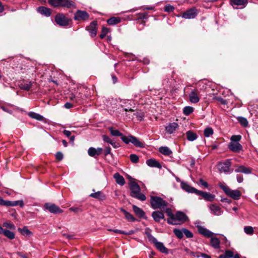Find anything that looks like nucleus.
<instances>
[{
    "mask_svg": "<svg viewBox=\"0 0 258 258\" xmlns=\"http://www.w3.org/2000/svg\"><path fill=\"white\" fill-rule=\"evenodd\" d=\"M233 256V252L229 250L225 251L224 254H221L219 256L218 258H232Z\"/></svg>",
    "mask_w": 258,
    "mask_h": 258,
    "instance_id": "obj_36",
    "label": "nucleus"
},
{
    "mask_svg": "<svg viewBox=\"0 0 258 258\" xmlns=\"http://www.w3.org/2000/svg\"><path fill=\"white\" fill-rule=\"evenodd\" d=\"M190 254L194 257H199L201 256V253L199 252L190 251Z\"/></svg>",
    "mask_w": 258,
    "mask_h": 258,
    "instance_id": "obj_58",
    "label": "nucleus"
},
{
    "mask_svg": "<svg viewBox=\"0 0 258 258\" xmlns=\"http://www.w3.org/2000/svg\"><path fill=\"white\" fill-rule=\"evenodd\" d=\"M32 85L31 82L24 80L20 82L19 86L21 89L28 91L31 88Z\"/></svg>",
    "mask_w": 258,
    "mask_h": 258,
    "instance_id": "obj_24",
    "label": "nucleus"
},
{
    "mask_svg": "<svg viewBox=\"0 0 258 258\" xmlns=\"http://www.w3.org/2000/svg\"><path fill=\"white\" fill-rule=\"evenodd\" d=\"M120 101L122 103V104L124 105H131V103L130 102V100H122V99H120Z\"/></svg>",
    "mask_w": 258,
    "mask_h": 258,
    "instance_id": "obj_61",
    "label": "nucleus"
},
{
    "mask_svg": "<svg viewBox=\"0 0 258 258\" xmlns=\"http://www.w3.org/2000/svg\"><path fill=\"white\" fill-rule=\"evenodd\" d=\"M120 211L124 214L126 219L130 222H134L136 220L135 218L128 212H127L125 210L121 208Z\"/></svg>",
    "mask_w": 258,
    "mask_h": 258,
    "instance_id": "obj_28",
    "label": "nucleus"
},
{
    "mask_svg": "<svg viewBox=\"0 0 258 258\" xmlns=\"http://www.w3.org/2000/svg\"><path fill=\"white\" fill-rule=\"evenodd\" d=\"M229 149L233 152L239 153L242 150V146L236 142H231L228 145Z\"/></svg>",
    "mask_w": 258,
    "mask_h": 258,
    "instance_id": "obj_15",
    "label": "nucleus"
},
{
    "mask_svg": "<svg viewBox=\"0 0 258 258\" xmlns=\"http://www.w3.org/2000/svg\"><path fill=\"white\" fill-rule=\"evenodd\" d=\"M231 162L230 159H227L218 164V168L221 172H228L231 166Z\"/></svg>",
    "mask_w": 258,
    "mask_h": 258,
    "instance_id": "obj_14",
    "label": "nucleus"
},
{
    "mask_svg": "<svg viewBox=\"0 0 258 258\" xmlns=\"http://www.w3.org/2000/svg\"><path fill=\"white\" fill-rule=\"evenodd\" d=\"M148 238L149 240L153 242L156 248L162 253H167L168 252V249L165 247L163 243L157 241V239L155 238L151 234H148Z\"/></svg>",
    "mask_w": 258,
    "mask_h": 258,
    "instance_id": "obj_7",
    "label": "nucleus"
},
{
    "mask_svg": "<svg viewBox=\"0 0 258 258\" xmlns=\"http://www.w3.org/2000/svg\"><path fill=\"white\" fill-rule=\"evenodd\" d=\"M181 187L182 189L188 192L195 193L197 194L198 191V189L190 186L185 182H182L181 183Z\"/></svg>",
    "mask_w": 258,
    "mask_h": 258,
    "instance_id": "obj_22",
    "label": "nucleus"
},
{
    "mask_svg": "<svg viewBox=\"0 0 258 258\" xmlns=\"http://www.w3.org/2000/svg\"><path fill=\"white\" fill-rule=\"evenodd\" d=\"M97 22L93 21L91 22L90 25L86 28V29L90 33L92 37H94L97 34Z\"/></svg>",
    "mask_w": 258,
    "mask_h": 258,
    "instance_id": "obj_16",
    "label": "nucleus"
},
{
    "mask_svg": "<svg viewBox=\"0 0 258 258\" xmlns=\"http://www.w3.org/2000/svg\"><path fill=\"white\" fill-rule=\"evenodd\" d=\"M195 224L196 226L197 227L199 232L202 235H204V236L207 237H210L214 235V233L213 232H212L208 229H206V228L200 225V221H196L195 223Z\"/></svg>",
    "mask_w": 258,
    "mask_h": 258,
    "instance_id": "obj_8",
    "label": "nucleus"
},
{
    "mask_svg": "<svg viewBox=\"0 0 258 258\" xmlns=\"http://www.w3.org/2000/svg\"><path fill=\"white\" fill-rule=\"evenodd\" d=\"M111 153V148L109 147H107L105 148L104 150V154L105 155H107Z\"/></svg>",
    "mask_w": 258,
    "mask_h": 258,
    "instance_id": "obj_60",
    "label": "nucleus"
},
{
    "mask_svg": "<svg viewBox=\"0 0 258 258\" xmlns=\"http://www.w3.org/2000/svg\"><path fill=\"white\" fill-rule=\"evenodd\" d=\"M159 151L166 156H170L172 154V151L167 147H161L159 149Z\"/></svg>",
    "mask_w": 258,
    "mask_h": 258,
    "instance_id": "obj_31",
    "label": "nucleus"
},
{
    "mask_svg": "<svg viewBox=\"0 0 258 258\" xmlns=\"http://www.w3.org/2000/svg\"><path fill=\"white\" fill-rule=\"evenodd\" d=\"M120 107L122 108H124V111H131V112H134L135 110L134 109L130 108L128 105H124L123 104H120Z\"/></svg>",
    "mask_w": 258,
    "mask_h": 258,
    "instance_id": "obj_55",
    "label": "nucleus"
},
{
    "mask_svg": "<svg viewBox=\"0 0 258 258\" xmlns=\"http://www.w3.org/2000/svg\"><path fill=\"white\" fill-rule=\"evenodd\" d=\"M237 120L243 126L246 127L247 126L248 121L246 118L243 117H237Z\"/></svg>",
    "mask_w": 258,
    "mask_h": 258,
    "instance_id": "obj_42",
    "label": "nucleus"
},
{
    "mask_svg": "<svg viewBox=\"0 0 258 258\" xmlns=\"http://www.w3.org/2000/svg\"><path fill=\"white\" fill-rule=\"evenodd\" d=\"M44 207L51 213L57 214L62 212V210L53 204L46 203L45 204Z\"/></svg>",
    "mask_w": 258,
    "mask_h": 258,
    "instance_id": "obj_13",
    "label": "nucleus"
},
{
    "mask_svg": "<svg viewBox=\"0 0 258 258\" xmlns=\"http://www.w3.org/2000/svg\"><path fill=\"white\" fill-rule=\"evenodd\" d=\"M28 115L32 118L35 119L37 120L41 121L44 119V117L41 115L34 112H30L28 113Z\"/></svg>",
    "mask_w": 258,
    "mask_h": 258,
    "instance_id": "obj_33",
    "label": "nucleus"
},
{
    "mask_svg": "<svg viewBox=\"0 0 258 258\" xmlns=\"http://www.w3.org/2000/svg\"><path fill=\"white\" fill-rule=\"evenodd\" d=\"M251 171L250 168L246 167L243 165H237L235 170V171L237 173H243L246 174H250Z\"/></svg>",
    "mask_w": 258,
    "mask_h": 258,
    "instance_id": "obj_19",
    "label": "nucleus"
},
{
    "mask_svg": "<svg viewBox=\"0 0 258 258\" xmlns=\"http://www.w3.org/2000/svg\"><path fill=\"white\" fill-rule=\"evenodd\" d=\"M194 111V108L190 106H186L183 108V112L186 115L191 114Z\"/></svg>",
    "mask_w": 258,
    "mask_h": 258,
    "instance_id": "obj_40",
    "label": "nucleus"
},
{
    "mask_svg": "<svg viewBox=\"0 0 258 258\" xmlns=\"http://www.w3.org/2000/svg\"><path fill=\"white\" fill-rule=\"evenodd\" d=\"M88 153L91 157H95V155H97L96 149L93 147H90L89 148Z\"/></svg>",
    "mask_w": 258,
    "mask_h": 258,
    "instance_id": "obj_46",
    "label": "nucleus"
},
{
    "mask_svg": "<svg viewBox=\"0 0 258 258\" xmlns=\"http://www.w3.org/2000/svg\"><path fill=\"white\" fill-rule=\"evenodd\" d=\"M188 218L183 212H177L173 216L172 220H167L168 223L172 225H180L187 221Z\"/></svg>",
    "mask_w": 258,
    "mask_h": 258,
    "instance_id": "obj_5",
    "label": "nucleus"
},
{
    "mask_svg": "<svg viewBox=\"0 0 258 258\" xmlns=\"http://www.w3.org/2000/svg\"><path fill=\"white\" fill-rule=\"evenodd\" d=\"M89 15L84 11L78 10L75 14L74 19L77 21H86L89 19Z\"/></svg>",
    "mask_w": 258,
    "mask_h": 258,
    "instance_id": "obj_10",
    "label": "nucleus"
},
{
    "mask_svg": "<svg viewBox=\"0 0 258 258\" xmlns=\"http://www.w3.org/2000/svg\"><path fill=\"white\" fill-rule=\"evenodd\" d=\"M241 139L240 135H233L231 137V142H238Z\"/></svg>",
    "mask_w": 258,
    "mask_h": 258,
    "instance_id": "obj_51",
    "label": "nucleus"
},
{
    "mask_svg": "<svg viewBox=\"0 0 258 258\" xmlns=\"http://www.w3.org/2000/svg\"><path fill=\"white\" fill-rule=\"evenodd\" d=\"M120 21V18L113 17L107 20V22L109 25H113L119 23Z\"/></svg>",
    "mask_w": 258,
    "mask_h": 258,
    "instance_id": "obj_35",
    "label": "nucleus"
},
{
    "mask_svg": "<svg viewBox=\"0 0 258 258\" xmlns=\"http://www.w3.org/2000/svg\"><path fill=\"white\" fill-rule=\"evenodd\" d=\"M3 234L10 239H13L15 237V234L14 232L7 229H5Z\"/></svg>",
    "mask_w": 258,
    "mask_h": 258,
    "instance_id": "obj_37",
    "label": "nucleus"
},
{
    "mask_svg": "<svg viewBox=\"0 0 258 258\" xmlns=\"http://www.w3.org/2000/svg\"><path fill=\"white\" fill-rule=\"evenodd\" d=\"M64 135L67 137H69L71 135V132L69 131L64 130L63 132Z\"/></svg>",
    "mask_w": 258,
    "mask_h": 258,
    "instance_id": "obj_64",
    "label": "nucleus"
},
{
    "mask_svg": "<svg viewBox=\"0 0 258 258\" xmlns=\"http://www.w3.org/2000/svg\"><path fill=\"white\" fill-rule=\"evenodd\" d=\"M178 127V125L177 123H171L165 127V131L167 133L171 134L175 131Z\"/></svg>",
    "mask_w": 258,
    "mask_h": 258,
    "instance_id": "obj_21",
    "label": "nucleus"
},
{
    "mask_svg": "<svg viewBox=\"0 0 258 258\" xmlns=\"http://www.w3.org/2000/svg\"><path fill=\"white\" fill-rule=\"evenodd\" d=\"M183 233L184 234V235L186 236L187 238H191L193 237L192 233L188 229L185 228L182 229Z\"/></svg>",
    "mask_w": 258,
    "mask_h": 258,
    "instance_id": "obj_48",
    "label": "nucleus"
},
{
    "mask_svg": "<svg viewBox=\"0 0 258 258\" xmlns=\"http://www.w3.org/2000/svg\"><path fill=\"white\" fill-rule=\"evenodd\" d=\"M19 230L23 235H30L32 232L28 229L27 227H24L22 229L19 228Z\"/></svg>",
    "mask_w": 258,
    "mask_h": 258,
    "instance_id": "obj_41",
    "label": "nucleus"
},
{
    "mask_svg": "<svg viewBox=\"0 0 258 258\" xmlns=\"http://www.w3.org/2000/svg\"><path fill=\"white\" fill-rule=\"evenodd\" d=\"M146 164L150 167H157L158 168H161L162 166L160 163L153 159H150L146 161Z\"/></svg>",
    "mask_w": 258,
    "mask_h": 258,
    "instance_id": "obj_23",
    "label": "nucleus"
},
{
    "mask_svg": "<svg viewBox=\"0 0 258 258\" xmlns=\"http://www.w3.org/2000/svg\"><path fill=\"white\" fill-rule=\"evenodd\" d=\"M199 183L201 185H202L203 186H204V187H208V183L203 180V179H201L200 180H199Z\"/></svg>",
    "mask_w": 258,
    "mask_h": 258,
    "instance_id": "obj_59",
    "label": "nucleus"
},
{
    "mask_svg": "<svg viewBox=\"0 0 258 258\" xmlns=\"http://www.w3.org/2000/svg\"><path fill=\"white\" fill-rule=\"evenodd\" d=\"M186 138L189 141H194L198 138L197 135L191 131H188L186 133Z\"/></svg>",
    "mask_w": 258,
    "mask_h": 258,
    "instance_id": "obj_29",
    "label": "nucleus"
},
{
    "mask_svg": "<svg viewBox=\"0 0 258 258\" xmlns=\"http://www.w3.org/2000/svg\"><path fill=\"white\" fill-rule=\"evenodd\" d=\"M133 209L137 216L141 218H143L144 217L145 213L144 212V211L141 208H139L137 206L133 205Z\"/></svg>",
    "mask_w": 258,
    "mask_h": 258,
    "instance_id": "obj_26",
    "label": "nucleus"
},
{
    "mask_svg": "<svg viewBox=\"0 0 258 258\" xmlns=\"http://www.w3.org/2000/svg\"><path fill=\"white\" fill-rule=\"evenodd\" d=\"M151 206L153 209H164L168 205L167 202L160 197L151 196Z\"/></svg>",
    "mask_w": 258,
    "mask_h": 258,
    "instance_id": "obj_4",
    "label": "nucleus"
},
{
    "mask_svg": "<svg viewBox=\"0 0 258 258\" xmlns=\"http://www.w3.org/2000/svg\"><path fill=\"white\" fill-rule=\"evenodd\" d=\"M210 243L211 245L215 248H218L220 246V240L216 237H214L213 236L210 237Z\"/></svg>",
    "mask_w": 258,
    "mask_h": 258,
    "instance_id": "obj_32",
    "label": "nucleus"
},
{
    "mask_svg": "<svg viewBox=\"0 0 258 258\" xmlns=\"http://www.w3.org/2000/svg\"><path fill=\"white\" fill-rule=\"evenodd\" d=\"M12 206H16L17 205H19L21 207H23L24 206V203L22 200L21 201H16L12 202V204H11Z\"/></svg>",
    "mask_w": 258,
    "mask_h": 258,
    "instance_id": "obj_52",
    "label": "nucleus"
},
{
    "mask_svg": "<svg viewBox=\"0 0 258 258\" xmlns=\"http://www.w3.org/2000/svg\"><path fill=\"white\" fill-rule=\"evenodd\" d=\"M109 29L105 27H103L101 31V33L100 35V37L101 39L104 38V37L106 35V34L108 33Z\"/></svg>",
    "mask_w": 258,
    "mask_h": 258,
    "instance_id": "obj_47",
    "label": "nucleus"
},
{
    "mask_svg": "<svg viewBox=\"0 0 258 258\" xmlns=\"http://www.w3.org/2000/svg\"><path fill=\"white\" fill-rule=\"evenodd\" d=\"M173 232L174 234L176 235L177 237H178L179 239H181L183 237V231L182 229L180 230L178 229H174L173 230Z\"/></svg>",
    "mask_w": 258,
    "mask_h": 258,
    "instance_id": "obj_43",
    "label": "nucleus"
},
{
    "mask_svg": "<svg viewBox=\"0 0 258 258\" xmlns=\"http://www.w3.org/2000/svg\"><path fill=\"white\" fill-rule=\"evenodd\" d=\"M211 213L215 215L219 216L223 213L221 208L216 204H212L209 206Z\"/></svg>",
    "mask_w": 258,
    "mask_h": 258,
    "instance_id": "obj_17",
    "label": "nucleus"
},
{
    "mask_svg": "<svg viewBox=\"0 0 258 258\" xmlns=\"http://www.w3.org/2000/svg\"><path fill=\"white\" fill-rule=\"evenodd\" d=\"M174 10V8L173 6L170 5H167L164 7V11L167 12H171L173 11Z\"/></svg>",
    "mask_w": 258,
    "mask_h": 258,
    "instance_id": "obj_53",
    "label": "nucleus"
},
{
    "mask_svg": "<svg viewBox=\"0 0 258 258\" xmlns=\"http://www.w3.org/2000/svg\"><path fill=\"white\" fill-rule=\"evenodd\" d=\"M55 157L58 161H61L63 158V155L61 152H58L56 153Z\"/></svg>",
    "mask_w": 258,
    "mask_h": 258,
    "instance_id": "obj_56",
    "label": "nucleus"
},
{
    "mask_svg": "<svg viewBox=\"0 0 258 258\" xmlns=\"http://www.w3.org/2000/svg\"><path fill=\"white\" fill-rule=\"evenodd\" d=\"M37 11L41 14L46 17H49L51 15V11L49 8L44 7H40L37 8Z\"/></svg>",
    "mask_w": 258,
    "mask_h": 258,
    "instance_id": "obj_25",
    "label": "nucleus"
},
{
    "mask_svg": "<svg viewBox=\"0 0 258 258\" xmlns=\"http://www.w3.org/2000/svg\"><path fill=\"white\" fill-rule=\"evenodd\" d=\"M243 176H241V175H238L237 176V181L239 182V183H241L243 181Z\"/></svg>",
    "mask_w": 258,
    "mask_h": 258,
    "instance_id": "obj_62",
    "label": "nucleus"
},
{
    "mask_svg": "<svg viewBox=\"0 0 258 258\" xmlns=\"http://www.w3.org/2000/svg\"><path fill=\"white\" fill-rule=\"evenodd\" d=\"M232 6H244L247 3V0H230Z\"/></svg>",
    "mask_w": 258,
    "mask_h": 258,
    "instance_id": "obj_34",
    "label": "nucleus"
},
{
    "mask_svg": "<svg viewBox=\"0 0 258 258\" xmlns=\"http://www.w3.org/2000/svg\"><path fill=\"white\" fill-rule=\"evenodd\" d=\"M214 133L213 130L211 127H207L204 131V135L205 137H209Z\"/></svg>",
    "mask_w": 258,
    "mask_h": 258,
    "instance_id": "obj_39",
    "label": "nucleus"
},
{
    "mask_svg": "<svg viewBox=\"0 0 258 258\" xmlns=\"http://www.w3.org/2000/svg\"><path fill=\"white\" fill-rule=\"evenodd\" d=\"M197 10L193 8L183 13L182 17L186 19H194L197 16Z\"/></svg>",
    "mask_w": 258,
    "mask_h": 258,
    "instance_id": "obj_12",
    "label": "nucleus"
},
{
    "mask_svg": "<svg viewBox=\"0 0 258 258\" xmlns=\"http://www.w3.org/2000/svg\"><path fill=\"white\" fill-rule=\"evenodd\" d=\"M152 216L154 221L157 222H160L161 219H163L164 218L163 213L159 211L153 212L152 214Z\"/></svg>",
    "mask_w": 258,
    "mask_h": 258,
    "instance_id": "obj_20",
    "label": "nucleus"
},
{
    "mask_svg": "<svg viewBox=\"0 0 258 258\" xmlns=\"http://www.w3.org/2000/svg\"><path fill=\"white\" fill-rule=\"evenodd\" d=\"M50 5L53 7H64L71 8L76 7V3L73 0H48Z\"/></svg>",
    "mask_w": 258,
    "mask_h": 258,
    "instance_id": "obj_3",
    "label": "nucleus"
},
{
    "mask_svg": "<svg viewBox=\"0 0 258 258\" xmlns=\"http://www.w3.org/2000/svg\"><path fill=\"white\" fill-rule=\"evenodd\" d=\"M199 93L198 89H192L188 95L189 101L192 103H198L200 100Z\"/></svg>",
    "mask_w": 258,
    "mask_h": 258,
    "instance_id": "obj_11",
    "label": "nucleus"
},
{
    "mask_svg": "<svg viewBox=\"0 0 258 258\" xmlns=\"http://www.w3.org/2000/svg\"><path fill=\"white\" fill-rule=\"evenodd\" d=\"M220 186L224 191L225 194L231 198L236 200L240 199L241 194L238 190H232L222 184L220 185Z\"/></svg>",
    "mask_w": 258,
    "mask_h": 258,
    "instance_id": "obj_6",
    "label": "nucleus"
},
{
    "mask_svg": "<svg viewBox=\"0 0 258 258\" xmlns=\"http://www.w3.org/2000/svg\"><path fill=\"white\" fill-rule=\"evenodd\" d=\"M108 231H113L116 233H119V234H125V235H131L133 233V232L132 231H130L129 232H125L124 231H122V230H118V229H108Z\"/></svg>",
    "mask_w": 258,
    "mask_h": 258,
    "instance_id": "obj_38",
    "label": "nucleus"
},
{
    "mask_svg": "<svg viewBox=\"0 0 258 258\" xmlns=\"http://www.w3.org/2000/svg\"><path fill=\"white\" fill-rule=\"evenodd\" d=\"M165 212L169 217L167 220H172L174 214L172 213L171 210L170 208H166Z\"/></svg>",
    "mask_w": 258,
    "mask_h": 258,
    "instance_id": "obj_49",
    "label": "nucleus"
},
{
    "mask_svg": "<svg viewBox=\"0 0 258 258\" xmlns=\"http://www.w3.org/2000/svg\"><path fill=\"white\" fill-rule=\"evenodd\" d=\"M90 197L100 200H104L105 198V195L100 191L94 193H92L90 195Z\"/></svg>",
    "mask_w": 258,
    "mask_h": 258,
    "instance_id": "obj_30",
    "label": "nucleus"
},
{
    "mask_svg": "<svg viewBox=\"0 0 258 258\" xmlns=\"http://www.w3.org/2000/svg\"><path fill=\"white\" fill-rule=\"evenodd\" d=\"M197 195L201 196L205 200L208 201H213L215 198V196L212 195L211 194L207 192H204L199 190H198Z\"/></svg>",
    "mask_w": 258,
    "mask_h": 258,
    "instance_id": "obj_18",
    "label": "nucleus"
},
{
    "mask_svg": "<svg viewBox=\"0 0 258 258\" xmlns=\"http://www.w3.org/2000/svg\"><path fill=\"white\" fill-rule=\"evenodd\" d=\"M130 158L133 163H136L139 161V157L135 154H131Z\"/></svg>",
    "mask_w": 258,
    "mask_h": 258,
    "instance_id": "obj_50",
    "label": "nucleus"
},
{
    "mask_svg": "<svg viewBox=\"0 0 258 258\" xmlns=\"http://www.w3.org/2000/svg\"><path fill=\"white\" fill-rule=\"evenodd\" d=\"M102 138L104 142L108 143L110 144L112 142V140L110 139V138L106 135H103Z\"/></svg>",
    "mask_w": 258,
    "mask_h": 258,
    "instance_id": "obj_57",
    "label": "nucleus"
},
{
    "mask_svg": "<svg viewBox=\"0 0 258 258\" xmlns=\"http://www.w3.org/2000/svg\"><path fill=\"white\" fill-rule=\"evenodd\" d=\"M137 15H138L139 16V17H138L139 20V19L144 20V19H147L148 18V17H147L148 14L147 13H139Z\"/></svg>",
    "mask_w": 258,
    "mask_h": 258,
    "instance_id": "obj_54",
    "label": "nucleus"
},
{
    "mask_svg": "<svg viewBox=\"0 0 258 258\" xmlns=\"http://www.w3.org/2000/svg\"><path fill=\"white\" fill-rule=\"evenodd\" d=\"M113 176L117 184L120 185H123L124 184L125 180L122 176L120 175L118 173H116L114 174Z\"/></svg>",
    "mask_w": 258,
    "mask_h": 258,
    "instance_id": "obj_27",
    "label": "nucleus"
},
{
    "mask_svg": "<svg viewBox=\"0 0 258 258\" xmlns=\"http://www.w3.org/2000/svg\"><path fill=\"white\" fill-rule=\"evenodd\" d=\"M109 130L110 134L113 136H119L121 137V140L126 144L132 143L134 145L137 147H144V144L141 142L138 138L133 136H123L117 130H114L112 127H109Z\"/></svg>",
    "mask_w": 258,
    "mask_h": 258,
    "instance_id": "obj_1",
    "label": "nucleus"
},
{
    "mask_svg": "<svg viewBox=\"0 0 258 258\" xmlns=\"http://www.w3.org/2000/svg\"><path fill=\"white\" fill-rule=\"evenodd\" d=\"M244 232L248 235H252L253 234V228L251 226H245L244 227Z\"/></svg>",
    "mask_w": 258,
    "mask_h": 258,
    "instance_id": "obj_45",
    "label": "nucleus"
},
{
    "mask_svg": "<svg viewBox=\"0 0 258 258\" xmlns=\"http://www.w3.org/2000/svg\"><path fill=\"white\" fill-rule=\"evenodd\" d=\"M55 21L59 26H66L69 25V20L64 15L58 14L55 16Z\"/></svg>",
    "mask_w": 258,
    "mask_h": 258,
    "instance_id": "obj_9",
    "label": "nucleus"
},
{
    "mask_svg": "<svg viewBox=\"0 0 258 258\" xmlns=\"http://www.w3.org/2000/svg\"><path fill=\"white\" fill-rule=\"evenodd\" d=\"M64 106L67 109H70L72 107L73 105L71 103L67 102L64 105Z\"/></svg>",
    "mask_w": 258,
    "mask_h": 258,
    "instance_id": "obj_63",
    "label": "nucleus"
},
{
    "mask_svg": "<svg viewBox=\"0 0 258 258\" xmlns=\"http://www.w3.org/2000/svg\"><path fill=\"white\" fill-rule=\"evenodd\" d=\"M3 226L4 227L7 228L11 230H15L16 229V226L11 222H4L3 224Z\"/></svg>",
    "mask_w": 258,
    "mask_h": 258,
    "instance_id": "obj_44",
    "label": "nucleus"
},
{
    "mask_svg": "<svg viewBox=\"0 0 258 258\" xmlns=\"http://www.w3.org/2000/svg\"><path fill=\"white\" fill-rule=\"evenodd\" d=\"M129 187L131 190L130 195L131 197L141 201L146 200L145 195L141 192V188L137 182L134 181H131L129 183Z\"/></svg>",
    "mask_w": 258,
    "mask_h": 258,
    "instance_id": "obj_2",
    "label": "nucleus"
}]
</instances>
